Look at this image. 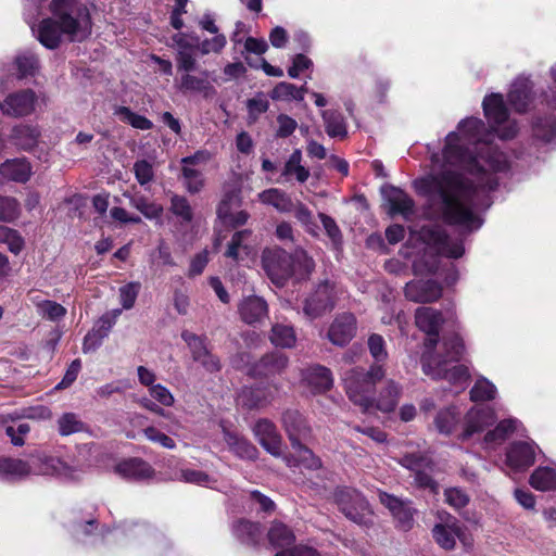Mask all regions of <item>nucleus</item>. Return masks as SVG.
Here are the masks:
<instances>
[{
  "mask_svg": "<svg viewBox=\"0 0 556 556\" xmlns=\"http://www.w3.org/2000/svg\"><path fill=\"white\" fill-rule=\"evenodd\" d=\"M482 106L492 131L480 118L459 122L458 132L446 136L442 154L431 156L441 170L417 182L419 192L427 195L428 217L456 226L463 233L481 228V213L492 205L491 192L510 168L507 155L492 143L493 132L501 139H511L518 132L502 94L485 97Z\"/></svg>",
  "mask_w": 556,
  "mask_h": 556,
  "instance_id": "f257e3e1",
  "label": "nucleus"
},
{
  "mask_svg": "<svg viewBox=\"0 0 556 556\" xmlns=\"http://www.w3.org/2000/svg\"><path fill=\"white\" fill-rule=\"evenodd\" d=\"M51 17L43 18L37 27V39L48 49H55L63 39L83 41L91 34V17L80 0H51Z\"/></svg>",
  "mask_w": 556,
  "mask_h": 556,
  "instance_id": "f03ea898",
  "label": "nucleus"
},
{
  "mask_svg": "<svg viewBox=\"0 0 556 556\" xmlns=\"http://www.w3.org/2000/svg\"><path fill=\"white\" fill-rule=\"evenodd\" d=\"M465 352V345L459 336L454 334L443 339V353L429 356L422 361V370L433 379H444L452 384L467 382L469 370L465 365H453L457 363Z\"/></svg>",
  "mask_w": 556,
  "mask_h": 556,
  "instance_id": "7ed1b4c3",
  "label": "nucleus"
},
{
  "mask_svg": "<svg viewBox=\"0 0 556 556\" xmlns=\"http://www.w3.org/2000/svg\"><path fill=\"white\" fill-rule=\"evenodd\" d=\"M386 369L382 364H374L368 370L354 367L342 371L341 379L349 400L363 413L374 408L376 384L382 380Z\"/></svg>",
  "mask_w": 556,
  "mask_h": 556,
  "instance_id": "20e7f679",
  "label": "nucleus"
},
{
  "mask_svg": "<svg viewBox=\"0 0 556 556\" xmlns=\"http://www.w3.org/2000/svg\"><path fill=\"white\" fill-rule=\"evenodd\" d=\"M31 475L70 477L71 469L58 457L31 455L28 460L0 457V479L20 481Z\"/></svg>",
  "mask_w": 556,
  "mask_h": 556,
  "instance_id": "39448f33",
  "label": "nucleus"
},
{
  "mask_svg": "<svg viewBox=\"0 0 556 556\" xmlns=\"http://www.w3.org/2000/svg\"><path fill=\"white\" fill-rule=\"evenodd\" d=\"M422 232L429 245L433 247H429L422 256L414 261L413 268L416 275H428L437 271L439 256L432 250L450 258L463 256L465 249L462 240L452 239L438 227L424 229Z\"/></svg>",
  "mask_w": 556,
  "mask_h": 556,
  "instance_id": "423d86ee",
  "label": "nucleus"
},
{
  "mask_svg": "<svg viewBox=\"0 0 556 556\" xmlns=\"http://www.w3.org/2000/svg\"><path fill=\"white\" fill-rule=\"evenodd\" d=\"M334 501L342 514L351 521L367 526L371 522L372 511L366 498L355 489L338 488Z\"/></svg>",
  "mask_w": 556,
  "mask_h": 556,
  "instance_id": "0eeeda50",
  "label": "nucleus"
},
{
  "mask_svg": "<svg viewBox=\"0 0 556 556\" xmlns=\"http://www.w3.org/2000/svg\"><path fill=\"white\" fill-rule=\"evenodd\" d=\"M337 293L334 283L329 281L319 283L304 300V315L313 320L332 311L336 306Z\"/></svg>",
  "mask_w": 556,
  "mask_h": 556,
  "instance_id": "6e6552de",
  "label": "nucleus"
},
{
  "mask_svg": "<svg viewBox=\"0 0 556 556\" xmlns=\"http://www.w3.org/2000/svg\"><path fill=\"white\" fill-rule=\"evenodd\" d=\"M262 263L267 276L276 286H283L294 274L292 256L280 248L264 250Z\"/></svg>",
  "mask_w": 556,
  "mask_h": 556,
  "instance_id": "1a4fd4ad",
  "label": "nucleus"
},
{
  "mask_svg": "<svg viewBox=\"0 0 556 556\" xmlns=\"http://www.w3.org/2000/svg\"><path fill=\"white\" fill-rule=\"evenodd\" d=\"M400 464L413 472L414 481L421 489H429L437 493L439 484L432 479V463L420 454H406L400 459Z\"/></svg>",
  "mask_w": 556,
  "mask_h": 556,
  "instance_id": "9d476101",
  "label": "nucleus"
},
{
  "mask_svg": "<svg viewBox=\"0 0 556 556\" xmlns=\"http://www.w3.org/2000/svg\"><path fill=\"white\" fill-rule=\"evenodd\" d=\"M445 317L442 312L430 306H420L415 311V324L427 334L426 346L432 349L439 341V333Z\"/></svg>",
  "mask_w": 556,
  "mask_h": 556,
  "instance_id": "9b49d317",
  "label": "nucleus"
},
{
  "mask_svg": "<svg viewBox=\"0 0 556 556\" xmlns=\"http://www.w3.org/2000/svg\"><path fill=\"white\" fill-rule=\"evenodd\" d=\"M37 96L31 89L9 93L0 103V111L9 117L28 116L35 111Z\"/></svg>",
  "mask_w": 556,
  "mask_h": 556,
  "instance_id": "f8f14e48",
  "label": "nucleus"
},
{
  "mask_svg": "<svg viewBox=\"0 0 556 556\" xmlns=\"http://www.w3.org/2000/svg\"><path fill=\"white\" fill-rule=\"evenodd\" d=\"M121 313L122 309L115 308L99 317L84 339L83 351L85 353L96 351L102 344L116 324Z\"/></svg>",
  "mask_w": 556,
  "mask_h": 556,
  "instance_id": "ddd939ff",
  "label": "nucleus"
},
{
  "mask_svg": "<svg viewBox=\"0 0 556 556\" xmlns=\"http://www.w3.org/2000/svg\"><path fill=\"white\" fill-rule=\"evenodd\" d=\"M495 421V414L490 407L473 406L464 417L463 431L459 435L462 441L483 432Z\"/></svg>",
  "mask_w": 556,
  "mask_h": 556,
  "instance_id": "4468645a",
  "label": "nucleus"
},
{
  "mask_svg": "<svg viewBox=\"0 0 556 556\" xmlns=\"http://www.w3.org/2000/svg\"><path fill=\"white\" fill-rule=\"evenodd\" d=\"M538 445L531 441H515L506 451V464L515 471H523L534 464Z\"/></svg>",
  "mask_w": 556,
  "mask_h": 556,
  "instance_id": "2eb2a0df",
  "label": "nucleus"
},
{
  "mask_svg": "<svg viewBox=\"0 0 556 556\" xmlns=\"http://www.w3.org/2000/svg\"><path fill=\"white\" fill-rule=\"evenodd\" d=\"M381 191L389 215L410 219L415 213V202L405 191L394 186H387Z\"/></svg>",
  "mask_w": 556,
  "mask_h": 556,
  "instance_id": "dca6fc26",
  "label": "nucleus"
},
{
  "mask_svg": "<svg viewBox=\"0 0 556 556\" xmlns=\"http://www.w3.org/2000/svg\"><path fill=\"white\" fill-rule=\"evenodd\" d=\"M379 500L381 504L390 510L401 529L405 531L412 529L415 510L409 501L402 500L386 492L379 493Z\"/></svg>",
  "mask_w": 556,
  "mask_h": 556,
  "instance_id": "f3484780",
  "label": "nucleus"
},
{
  "mask_svg": "<svg viewBox=\"0 0 556 556\" xmlns=\"http://www.w3.org/2000/svg\"><path fill=\"white\" fill-rule=\"evenodd\" d=\"M441 295V286L432 279H416L407 282L405 286L406 299L416 303L435 302Z\"/></svg>",
  "mask_w": 556,
  "mask_h": 556,
  "instance_id": "a211bd4d",
  "label": "nucleus"
},
{
  "mask_svg": "<svg viewBox=\"0 0 556 556\" xmlns=\"http://www.w3.org/2000/svg\"><path fill=\"white\" fill-rule=\"evenodd\" d=\"M253 433L269 454L276 457L281 455V435L273 421L267 418L258 419L253 427Z\"/></svg>",
  "mask_w": 556,
  "mask_h": 556,
  "instance_id": "6ab92c4d",
  "label": "nucleus"
},
{
  "mask_svg": "<svg viewBox=\"0 0 556 556\" xmlns=\"http://www.w3.org/2000/svg\"><path fill=\"white\" fill-rule=\"evenodd\" d=\"M281 420L292 447L300 446L302 441L311 435V428L306 419L298 410H286Z\"/></svg>",
  "mask_w": 556,
  "mask_h": 556,
  "instance_id": "aec40b11",
  "label": "nucleus"
},
{
  "mask_svg": "<svg viewBox=\"0 0 556 556\" xmlns=\"http://www.w3.org/2000/svg\"><path fill=\"white\" fill-rule=\"evenodd\" d=\"M356 332V319L353 314L338 315L328 330V339L336 345L343 346L349 343Z\"/></svg>",
  "mask_w": 556,
  "mask_h": 556,
  "instance_id": "412c9836",
  "label": "nucleus"
},
{
  "mask_svg": "<svg viewBox=\"0 0 556 556\" xmlns=\"http://www.w3.org/2000/svg\"><path fill=\"white\" fill-rule=\"evenodd\" d=\"M432 535L437 544L446 551L455 547L456 539L464 540V532L459 522L451 516L447 517L445 522L433 527Z\"/></svg>",
  "mask_w": 556,
  "mask_h": 556,
  "instance_id": "4be33fe9",
  "label": "nucleus"
},
{
  "mask_svg": "<svg viewBox=\"0 0 556 556\" xmlns=\"http://www.w3.org/2000/svg\"><path fill=\"white\" fill-rule=\"evenodd\" d=\"M253 253L252 231H236L228 242L225 256L236 263L245 261Z\"/></svg>",
  "mask_w": 556,
  "mask_h": 556,
  "instance_id": "5701e85b",
  "label": "nucleus"
},
{
  "mask_svg": "<svg viewBox=\"0 0 556 556\" xmlns=\"http://www.w3.org/2000/svg\"><path fill=\"white\" fill-rule=\"evenodd\" d=\"M533 84L528 77L519 76L511 84L508 92L509 104L519 113L525 112L533 99Z\"/></svg>",
  "mask_w": 556,
  "mask_h": 556,
  "instance_id": "b1692460",
  "label": "nucleus"
},
{
  "mask_svg": "<svg viewBox=\"0 0 556 556\" xmlns=\"http://www.w3.org/2000/svg\"><path fill=\"white\" fill-rule=\"evenodd\" d=\"M268 387L243 388L239 394V403L249 409L268 406L275 399V391Z\"/></svg>",
  "mask_w": 556,
  "mask_h": 556,
  "instance_id": "393cba45",
  "label": "nucleus"
},
{
  "mask_svg": "<svg viewBox=\"0 0 556 556\" xmlns=\"http://www.w3.org/2000/svg\"><path fill=\"white\" fill-rule=\"evenodd\" d=\"M0 175L9 181L26 184L33 175V167L26 157L10 159L0 165Z\"/></svg>",
  "mask_w": 556,
  "mask_h": 556,
  "instance_id": "a878e982",
  "label": "nucleus"
},
{
  "mask_svg": "<svg viewBox=\"0 0 556 556\" xmlns=\"http://www.w3.org/2000/svg\"><path fill=\"white\" fill-rule=\"evenodd\" d=\"M303 380L313 393H324L333 386V378L330 369L321 365H313L303 371Z\"/></svg>",
  "mask_w": 556,
  "mask_h": 556,
  "instance_id": "bb28decb",
  "label": "nucleus"
},
{
  "mask_svg": "<svg viewBox=\"0 0 556 556\" xmlns=\"http://www.w3.org/2000/svg\"><path fill=\"white\" fill-rule=\"evenodd\" d=\"M546 112L535 117L532 124L533 138L543 143H552L556 140V110L548 106Z\"/></svg>",
  "mask_w": 556,
  "mask_h": 556,
  "instance_id": "cd10ccee",
  "label": "nucleus"
},
{
  "mask_svg": "<svg viewBox=\"0 0 556 556\" xmlns=\"http://www.w3.org/2000/svg\"><path fill=\"white\" fill-rule=\"evenodd\" d=\"M141 384L148 388L149 395L164 406H172L175 402L170 391L161 383H156L155 375L141 366Z\"/></svg>",
  "mask_w": 556,
  "mask_h": 556,
  "instance_id": "c85d7f7f",
  "label": "nucleus"
},
{
  "mask_svg": "<svg viewBox=\"0 0 556 556\" xmlns=\"http://www.w3.org/2000/svg\"><path fill=\"white\" fill-rule=\"evenodd\" d=\"M231 530L237 540L249 546L257 545L263 536L261 525L245 519L235 521Z\"/></svg>",
  "mask_w": 556,
  "mask_h": 556,
  "instance_id": "c756f323",
  "label": "nucleus"
},
{
  "mask_svg": "<svg viewBox=\"0 0 556 556\" xmlns=\"http://www.w3.org/2000/svg\"><path fill=\"white\" fill-rule=\"evenodd\" d=\"M239 314L244 323L254 324L267 315V303L256 295L247 296L239 304Z\"/></svg>",
  "mask_w": 556,
  "mask_h": 556,
  "instance_id": "7c9ffc66",
  "label": "nucleus"
},
{
  "mask_svg": "<svg viewBox=\"0 0 556 556\" xmlns=\"http://www.w3.org/2000/svg\"><path fill=\"white\" fill-rule=\"evenodd\" d=\"M309 177V169L302 165V152L295 149L286 161L281 170L280 181H290L294 178L298 182H305Z\"/></svg>",
  "mask_w": 556,
  "mask_h": 556,
  "instance_id": "2f4dec72",
  "label": "nucleus"
},
{
  "mask_svg": "<svg viewBox=\"0 0 556 556\" xmlns=\"http://www.w3.org/2000/svg\"><path fill=\"white\" fill-rule=\"evenodd\" d=\"M178 88L182 92H201L205 98H211L216 94V89L207 79V72H204V76L202 77L189 73L182 74L178 83Z\"/></svg>",
  "mask_w": 556,
  "mask_h": 556,
  "instance_id": "473e14b6",
  "label": "nucleus"
},
{
  "mask_svg": "<svg viewBox=\"0 0 556 556\" xmlns=\"http://www.w3.org/2000/svg\"><path fill=\"white\" fill-rule=\"evenodd\" d=\"M289 363V358L281 352H271L264 355L255 365L254 370L260 376H271L283 371Z\"/></svg>",
  "mask_w": 556,
  "mask_h": 556,
  "instance_id": "72a5a7b5",
  "label": "nucleus"
},
{
  "mask_svg": "<svg viewBox=\"0 0 556 556\" xmlns=\"http://www.w3.org/2000/svg\"><path fill=\"white\" fill-rule=\"evenodd\" d=\"M519 421L515 418H508L500 421L497 426L485 433L483 445L485 448H493L501 445L511 433L517 430Z\"/></svg>",
  "mask_w": 556,
  "mask_h": 556,
  "instance_id": "f704fd0d",
  "label": "nucleus"
},
{
  "mask_svg": "<svg viewBox=\"0 0 556 556\" xmlns=\"http://www.w3.org/2000/svg\"><path fill=\"white\" fill-rule=\"evenodd\" d=\"M402 394V387L394 380H388L380 391L379 396H375L374 408L389 413L394 410Z\"/></svg>",
  "mask_w": 556,
  "mask_h": 556,
  "instance_id": "c9c22d12",
  "label": "nucleus"
},
{
  "mask_svg": "<svg viewBox=\"0 0 556 556\" xmlns=\"http://www.w3.org/2000/svg\"><path fill=\"white\" fill-rule=\"evenodd\" d=\"M269 340L275 346L292 349L296 343V333L290 323L277 321L271 326Z\"/></svg>",
  "mask_w": 556,
  "mask_h": 556,
  "instance_id": "e433bc0d",
  "label": "nucleus"
},
{
  "mask_svg": "<svg viewBox=\"0 0 556 556\" xmlns=\"http://www.w3.org/2000/svg\"><path fill=\"white\" fill-rule=\"evenodd\" d=\"M224 439L229 448L240 458L255 459L257 457V448L247 439L237 433L225 431Z\"/></svg>",
  "mask_w": 556,
  "mask_h": 556,
  "instance_id": "4c0bfd02",
  "label": "nucleus"
},
{
  "mask_svg": "<svg viewBox=\"0 0 556 556\" xmlns=\"http://www.w3.org/2000/svg\"><path fill=\"white\" fill-rule=\"evenodd\" d=\"M321 117L325 124V130L331 138L343 139L348 135L344 116L337 110H324Z\"/></svg>",
  "mask_w": 556,
  "mask_h": 556,
  "instance_id": "58836bf2",
  "label": "nucleus"
},
{
  "mask_svg": "<svg viewBox=\"0 0 556 556\" xmlns=\"http://www.w3.org/2000/svg\"><path fill=\"white\" fill-rule=\"evenodd\" d=\"M268 541L275 548H286L295 541V535L290 527L281 521H273L268 533Z\"/></svg>",
  "mask_w": 556,
  "mask_h": 556,
  "instance_id": "ea45409f",
  "label": "nucleus"
},
{
  "mask_svg": "<svg viewBox=\"0 0 556 556\" xmlns=\"http://www.w3.org/2000/svg\"><path fill=\"white\" fill-rule=\"evenodd\" d=\"M262 203L274 206L281 213H290L293 210L291 198L282 190L271 188L258 193Z\"/></svg>",
  "mask_w": 556,
  "mask_h": 556,
  "instance_id": "a19ab883",
  "label": "nucleus"
},
{
  "mask_svg": "<svg viewBox=\"0 0 556 556\" xmlns=\"http://www.w3.org/2000/svg\"><path fill=\"white\" fill-rule=\"evenodd\" d=\"M39 130L31 125H18L12 130L11 139L23 150L33 149L38 141Z\"/></svg>",
  "mask_w": 556,
  "mask_h": 556,
  "instance_id": "79ce46f5",
  "label": "nucleus"
},
{
  "mask_svg": "<svg viewBox=\"0 0 556 556\" xmlns=\"http://www.w3.org/2000/svg\"><path fill=\"white\" fill-rule=\"evenodd\" d=\"M30 301L35 305L37 313L49 320H59L66 314V308L54 301L43 300L39 295H31Z\"/></svg>",
  "mask_w": 556,
  "mask_h": 556,
  "instance_id": "37998d69",
  "label": "nucleus"
},
{
  "mask_svg": "<svg viewBox=\"0 0 556 556\" xmlns=\"http://www.w3.org/2000/svg\"><path fill=\"white\" fill-rule=\"evenodd\" d=\"M180 180L185 189L191 194L199 193L205 186L204 174L198 167L181 165Z\"/></svg>",
  "mask_w": 556,
  "mask_h": 556,
  "instance_id": "c03bdc74",
  "label": "nucleus"
},
{
  "mask_svg": "<svg viewBox=\"0 0 556 556\" xmlns=\"http://www.w3.org/2000/svg\"><path fill=\"white\" fill-rule=\"evenodd\" d=\"M296 453V457H287L286 462L289 467L302 465L304 468L309 470H317L321 467V462L314 453L306 447L303 443L300 446L293 447Z\"/></svg>",
  "mask_w": 556,
  "mask_h": 556,
  "instance_id": "a18cd8bd",
  "label": "nucleus"
},
{
  "mask_svg": "<svg viewBox=\"0 0 556 556\" xmlns=\"http://www.w3.org/2000/svg\"><path fill=\"white\" fill-rule=\"evenodd\" d=\"M529 482L539 491L554 490L556 489V471L549 467H539L530 476Z\"/></svg>",
  "mask_w": 556,
  "mask_h": 556,
  "instance_id": "49530a36",
  "label": "nucleus"
},
{
  "mask_svg": "<svg viewBox=\"0 0 556 556\" xmlns=\"http://www.w3.org/2000/svg\"><path fill=\"white\" fill-rule=\"evenodd\" d=\"M469 393L472 402H486L495 399L497 389L489 379L480 376L477 378Z\"/></svg>",
  "mask_w": 556,
  "mask_h": 556,
  "instance_id": "de8ad7c7",
  "label": "nucleus"
},
{
  "mask_svg": "<svg viewBox=\"0 0 556 556\" xmlns=\"http://www.w3.org/2000/svg\"><path fill=\"white\" fill-rule=\"evenodd\" d=\"M459 420V412L451 406L440 410L434 418V426L442 434H451Z\"/></svg>",
  "mask_w": 556,
  "mask_h": 556,
  "instance_id": "09e8293b",
  "label": "nucleus"
},
{
  "mask_svg": "<svg viewBox=\"0 0 556 556\" xmlns=\"http://www.w3.org/2000/svg\"><path fill=\"white\" fill-rule=\"evenodd\" d=\"M292 256V264L294 268L293 276H296L298 279H305L311 275L314 270L315 263L312 257L307 255V253L301 249H295Z\"/></svg>",
  "mask_w": 556,
  "mask_h": 556,
  "instance_id": "8fccbe9b",
  "label": "nucleus"
},
{
  "mask_svg": "<svg viewBox=\"0 0 556 556\" xmlns=\"http://www.w3.org/2000/svg\"><path fill=\"white\" fill-rule=\"evenodd\" d=\"M268 109L269 100L264 92H257L253 98L248 99L247 110L249 124L255 123Z\"/></svg>",
  "mask_w": 556,
  "mask_h": 556,
  "instance_id": "3c124183",
  "label": "nucleus"
},
{
  "mask_svg": "<svg viewBox=\"0 0 556 556\" xmlns=\"http://www.w3.org/2000/svg\"><path fill=\"white\" fill-rule=\"evenodd\" d=\"M0 244H5L10 252L18 254L25 241L17 230L0 225Z\"/></svg>",
  "mask_w": 556,
  "mask_h": 556,
  "instance_id": "603ef678",
  "label": "nucleus"
},
{
  "mask_svg": "<svg viewBox=\"0 0 556 556\" xmlns=\"http://www.w3.org/2000/svg\"><path fill=\"white\" fill-rule=\"evenodd\" d=\"M306 89L298 88L295 85L281 81L271 91L270 97L274 100H302Z\"/></svg>",
  "mask_w": 556,
  "mask_h": 556,
  "instance_id": "864d4df0",
  "label": "nucleus"
},
{
  "mask_svg": "<svg viewBox=\"0 0 556 556\" xmlns=\"http://www.w3.org/2000/svg\"><path fill=\"white\" fill-rule=\"evenodd\" d=\"M21 215V204L13 198L0 195V222L12 223Z\"/></svg>",
  "mask_w": 556,
  "mask_h": 556,
  "instance_id": "5fc2aeb1",
  "label": "nucleus"
},
{
  "mask_svg": "<svg viewBox=\"0 0 556 556\" xmlns=\"http://www.w3.org/2000/svg\"><path fill=\"white\" fill-rule=\"evenodd\" d=\"M15 64L18 71L20 79L27 76H33L38 70V59L30 51L18 54L15 59Z\"/></svg>",
  "mask_w": 556,
  "mask_h": 556,
  "instance_id": "6e6d98bb",
  "label": "nucleus"
},
{
  "mask_svg": "<svg viewBox=\"0 0 556 556\" xmlns=\"http://www.w3.org/2000/svg\"><path fill=\"white\" fill-rule=\"evenodd\" d=\"M170 211L184 223H190L193 218L192 207L184 195L175 194L170 199Z\"/></svg>",
  "mask_w": 556,
  "mask_h": 556,
  "instance_id": "4d7b16f0",
  "label": "nucleus"
},
{
  "mask_svg": "<svg viewBox=\"0 0 556 556\" xmlns=\"http://www.w3.org/2000/svg\"><path fill=\"white\" fill-rule=\"evenodd\" d=\"M294 217L306 229L307 232L316 235L317 224L314 220L312 211L302 202L293 203Z\"/></svg>",
  "mask_w": 556,
  "mask_h": 556,
  "instance_id": "13d9d810",
  "label": "nucleus"
},
{
  "mask_svg": "<svg viewBox=\"0 0 556 556\" xmlns=\"http://www.w3.org/2000/svg\"><path fill=\"white\" fill-rule=\"evenodd\" d=\"M181 338L187 343L193 361L200 358L207 350L206 339L204 337L197 336L188 330L181 332Z\"/></svg>",
  "mask_w": 556,
  "mask_h": 556,
  "instance_id": "bf43d9fd",
  "label": "nucleus"
},
{
  "mask_svg": "<svg viewBox=\"0 0 556 556\" xmlns=\"http://www.w3.org/2000/svg\"><path fill=\"white\" fill-rule=\"evenodd\" d=\"M218 217L231 224L233 227L244 225L248 222L249 214L245 211H239L235 214H229L228 200L224 199L217 208Z\"/></svg>",
  "mask_w": 556,
  "mask_h": 556,
  "instance_id": "052dcab7",
  "label": "nucleus"
},
{
  "mask_svg": "<svg viewBox=\"0 0 556 556\" xmlns=\"http://www.w3.org/2000/svg\"><path fill=\"white\" fill-rule=\"evenodd\" d=\"M58 425L61 435H70L81 431L84 428V424L73 413L62 415L58 420Z\"/></svg>",
  "mask_w": 556,
  "mask_h": 556,
  "instance_id": "680f3d73",
  "label": "nucleus"
},
{
  "mask_svg": "<svg viewBox=\"0 0 556 556\" xmlns=\"http://www.w3.org/2000/svg\"><path fill=\"white\" fill-rule=\"evenodd\" d=\"M227 45L226 36L223 34H216L211 39H204L198 45V50L202 55L210 53L219 54Z\"/></svg>",
  "mask_w": 556,
  "mask_h": 556,
  "instance_id": "e2e57ef3",
  "label": "nucleus"
},
{
  "mask_svg": "<svg viewBox=\"0 0 556 556\" xmlns=\"http://www.w3.org/2000/svg\"><path fill=\"white\" fill-rule=\"evenodd\" d=\"M180 478L187 483H193L208 488H212V484L215 482V480L204 471L189 468L182 469L180 471Z\"/></svg>",
  "mask_w": 556,
  "mask_h": 556,
  "instance_id": "0e129e2a",
  "label": "nucleus"
},
{
  "mask_svg": "<svg viewBox=\"0 0 556 556\" xmlns=\"http://www.w3.org/2000/svg\"><path fill=\"white\" fill-rule=\"evenodd\" d=\"M115 472L123 479L136 481L139 477V462L136 458H128L115 466Z\"/></svg>",
  "mask_w": 556,
  "mask_h": 556,
  "instance_id": "69168bd1",
  "label": "nucleus"
},
{
  "mask_svg": "<svg viewBox=\"0 0 556 556\" xmlns=\"http://www.w3.org/2000/svg\"><path fill=\"white\" fill-rule=\"evenodd\" d=\"M98 522L94 518L76 520L72 526V532L77 540H85L98 530Z\"/></svg>",
  "mask_w": 556,
  "mask_h": 556,
  "instance_id": "338daca9",
  "label": "nucleus"
},
{
  "mask_svg": "<svg viewBox=\"0 0 556 556\" xmlns=\"http://www.w3.org/2000/svg\"><path fill=\"white\" fill-rule=\"evenodd\" d=\"M445 502L455 509H460L469 503L468 494L459 488H448L444 491Z\"/></svg>",
  "mask_w": 556,
  "mask_h": 556,
  "instance_id": "774afa93",
  "label": "nucleus"
}]
</instances>
